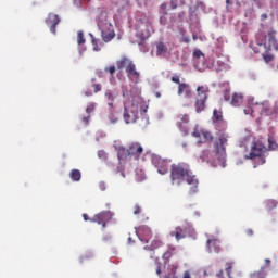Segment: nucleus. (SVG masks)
<instances>
[{
  "mask_svg": "<svg viewBox=\"0 0 278 278\" xmlns=\"http://www.w3.org/2000/svg\"><path fill=\"white\" fill-rule=\"evenodd\" d=\"M170 179L173 186H180L182 181H187L191 186L189 194H197L199 192V179L190 169V165L186 163L173 164L170 166Z\"/></svg>",
  "mask_w": 278,
  "mask_h": 278,
  "instance_id": "obj_1",
  "label": "nucleus"
},
{
  "mask_svg": "<svg viewBox=\"0 0 278 278\" xmlns=\"http://www.w3.org/2000/svg\"><path fill=\"white\" fill-rule=\"evenodd\" d=\"M228 136L225 134L219 135L218 139L214 142V152L219 164H225L227 157V142Z\"/></svg>",
  "mask_w": 278,
  "mask_h": 278,
  "instance_id": "obj_2",
  "label": "nucleus"
},
{
  "mask_svg": "<svg viewBox=\"0 0 278 278\" xmlns=\"http://www.w3.org/2000/svg\"><path fill=\"white\" fill-rule=\"evenodd\" d=\"M144 152V148H142V144L139 142L130 143L128 149L121 148L118 150V157L119 160H125L127 157H135V160H138Z\"/></svg>",
  "mask_w": 278,
  "mask_h": 278,
  "instance_id": "obj_3",
  "label": "nucleus"
},
{
  "mask_svg": "<svg viewBox=\"0 0 278 278\" xmlns=\"http://www.w3.org/2000/svg\"><path fill=\"white\" fill-rule=\"evenodd\" d=\"M210 92V87L199 86L197 88V98L194 102L195 112L201 114L205 110V103L207 101V94Z\"/></svg>",
  "mask_w": 278,
  "mask_h": 278,
  "instance_id": "obj_4",
  "label": "nucleus"
},
{
  "mask_svg": "<svg viewBox=\"0 0 278 278\" xmlns=\"http://www.w3.org/2000/svg\"><path fill=\"white\" fill-rule=\"evenodd\" d=\"M267 151L266 146L261 141H254L251 146V151L249 153V160H255V157H262L263 153Z\"/></svg>",
  "mask_w": 278,
  "mask_h": 278,
  "instance_id": "obj_5",
  "label": "nucleus"
},
{
  "mask_svg": "<svg viewBox=\"0 0 278 278\" xmlns=\"http://www.w3.org/2000/svg\"><path fill=\"white\" fill-rule=\"evenodd\" d=\"M90 220L91 223H97V225H101L102 229H105L108 223L112 220V213L108 211L98 213Z\"/></svg>",
  "mask_w": 278,
  "mask_h": 278,
  "instance_id": "obj_6",
  "label": "nucleus"
},
{
  "mask_svg": "<svg viewBox=\"0 0 278 278\" xmlns=\"http://www.w3.org/2000/svg\"><path fill=\"white\" fill-rule=\"evenodd\" d=\"M275 36H277V33L275 31H269L265 36L263 46L266 51H278L277 39L275 38Z\"/></svg>",
  "mask_w": 278,
  "mask_h": 278,
  "instance_id": "obj_7",
  "label": "nucleus"
},
{
  "mask_svg": "<svg viewBox=\"0 0 278 278\" xmlns=\"http://www.w3.org/2000/svg\"><path fill=\"white\" fill-rule=\"evenodd\" d=\"M137 235L139 240L144 244H148L149 240L153 238V231L151 230V228H149V226H140L137 230Z\"/></svg>",
  "mask_w": 278,
  "mask_h": 278,
  "instance_id": "obj_8",
  "label": "nucleus"
},
{
  "mask_svg": "<svg viewBox=\"0 0 278 278\" xmlns=\"http://www.w3.org/2000/svg\"><path fill=\"white\" fill-rule=\"evenodd\" d=\"M60 15L55 14V13H49L48 17L46 18V25H48L51 34H56L58 30V25H60Z\"/></svg>",
  "mask_w": 278,
  "mask_h": 278,
  "instance_id": "obj_9",
  "label": "nucleus"
},
{
  "mask_svg": "<svg viewBox=\"0 0 278 278\" xmlns=\"http://www.w3.org/2000/svg\"><path fill=\"white\" fill-rule=\"evenodd\" d=\"M100 29L104 42H110V40H113L114 36H116L114 28L109 23H104L102 26H100Z\"/></svg>",
  "mask_w": 278,
  "mask_h": 278,
  "instance_id": "obj_10",
  "label": "nucleus"
},
{
  "mask_svg": "<svg viewBox=\"0 0 278 278\" xmlns=\"http://www.w3.org/2000/svg\"><path fill=\"white\" fill-rule=\"evenodd\" d=\"M193 137L199 138L200 142L202 143L214 142V136L212 135L211 131L207 130H199L195 128L193 131Z\"/></svg>",
  "mask_w": 278,
  "mask_h": 278,
  "instance_id": "obj_11",
  "label": "nucleus"
},
{
  "mask_svg": "<svg viewBox=\"0 0 278 278\" xmlns=\"http://www.w3.org/2000/svg\"><path fill=\"white\" fill-rule=\"evenodd\" d=\"M177 94L178 97H184V99H192L194 96L192 87L187 83L179 84Z\"/></svg>",
  "mask_w": 278,
  "mask_h": 278,
  "instance_id": "obj_12",
  "label": "nucleus"
},
{
  "mask_svg": "<svg viewBox=\"0 0 278 278\" xmlns=\"http://www.w3.org/2000/svg\"><path fill=\"white\" fill-rule=\"evenodd\" d=\"M231 273H233V263L227 262L224 265V269H218V271H216L215 277H217V278H233V277H231Z\"/></svg>",
  "mask_w": 278,
  "mask_h": 278,
  "instance_id": "obj_13",
  "label": "nucleus"
},
{
  "mask_svg": "<svg viewBox=\"0 0 278 278\" xmlns=\"http://www.w3.org/2000/svg\"><path fill=\"white\" fill-rule=\"evenodd\" d=\"M153 164L155 168H157V173H160V175H166V173H168V161L162 157H154Z\"/></svg>",
  "mask_w": 278,
  "mask_h": 278,
  "instance_id": "obj_14",
  "label": "nucleus"
},
{
  "mask_svg": "<svg viewBox=\"0 0 278 278\" xmlns=\"http://www.w3.org/2000/svg\"><path fill=\"white\" fill-rule=\"evenodd\" d=\"M156 55L157 58H165L167 53H170V47L164 41H156Z\"/></svg>",
  "mask_w": 278,
  "mask_h": 278,
  "instance_id": "obj_15",
  "label": "nucleus"
},
{
  "mask_svg": "<svg viewBox=\"0 0 278 278\" xmlns=\"http://www.w3.org/2000/svg\"><path fill=\"white\" fill-rule=\"evenodd\" d=\"M127 77L132 84H138L140 81V72L136 70V64L131 65L126 71Z\"/></svg>",
  "mask_w": 278,
  "mask_h": 278,
  "instance_id": "obj_16",
  "label": "nucleus"
},
{
  "mask_svg": "<svg viewBox=\"0 0 278 278\" xmlns=\"http://www.w3.org/2000/svg\"><path fill=\"white\" fill-rule=\"evenodd\" d=\"M117 71H123V68L127 72L128 68L134 66V61H131L127 56H123L119 61L116 62Z\"/></svg>",
  "mask_w": 278,
  "mask_h": 278,
  "instance_id": "obj_17",
  "label": "nucleus"
},
{
  "mask_svg": "<svg viewBox=\"0 0 278 278\" xmlns=\"http://www.w3.org/2000/svg\"><path fill=\"white\" fill-rule=\"evenodd\" d=\"M207 248H208L210 253H219L220 252V240L208 239Z\"/></svg>",
  "mask_w": 278,
  "mask_h": 278,
  "instance_id": "obj_18",
  "label": "nucleus"
},
{
  "mask_svg": "<svg viewBox=\"0 0 278 278\" xmlns=\"http://www.w3.org/2000/svg\"><path fill=\"white\" fill-rule=\"evenodd\" d=\"M242 103H244V96L242 93L235 92L232 94L230 104L233 108H240L242 105Z\"/></svg>",
  "mask_w": 278,
  "mask_h": 278,
  "instance_id": "obj_19",
  "label": "nucleus"
},
{
  "mask_svg": "<svg viewBox=\"0 0 278 278\" xmlns=\"http://www.w3.org/2000/svg\"><path fill=\"white\" fill-rule=\"evenodd\" d=\"M161 247H164V242H162V239L160 237H154L150 245H146L143 249L146 251H155V249H160Z\"/></svg>",
  "mask_w": 278,
  "mask_h": 278,
  "instance_id": "obj_20",
  "label": "nucleus"
},
{
  "mask_svg": "<svg viewBox=\"0 0 278 278\" xmlns=\"http://www.w3.org/2000/svg\"><path fill=\"white\" fill-rule=\"evenodd\" d=\"M212 121H213V123L215 124L216 127H218V123H222V125H225V121L223 119V111L215 109L213 111Z\"/></svg>",
  "mask_w": 278,
  "mask_h": 278,
  "instance_id": "obj_21",
  "label": "nucleus"
},
{
  "mask_svg": "<svg viewBox=\"0 0 278 278\" xmlns=\"http://www.w3.org/2000/svg\"><path fill=\"white\" fill-rule=\"evenodd\" d=\"M170 236L176 238L177 241L184 240V238H186V231H184V228L178 226L170 232Z\"/></svg>",
  "mask_w": 278,
  "mask_h": 278,
  "instance_id": "obj_22",
  "label": "nucleus"
},
{
  "mask_svg": "<svg viewBox=\"0 0 278 278\" xmlns=\"http://www.w3.org/2000/svg\"><path fill=\"white\" fill-rule=\"evenodd\" d=\"M124 121L127 125H129V123H136V113H134V112L130 113L129 110H127V108H125Z\"/></svg>",
  "mask_w": 278,
  "mask_h": 278,
  "instance_id": "obj_23",
  "label": "nucleus"
},
{
  "mask_svg": "<svg viewBox=\"0 0 278 278\" xmlns=\"http://www.w3.org/2000/svg\"><path fill=\"white\" fill-rule=\"evenodd\" d=\"M106 103L111 110H114V93L112 91H106L104 94Z\"/></svg>",
  "mask_w": 278,
  "mask_h": 278,
  "instance_id": "obj_24",
  "label": "nucleus"
},
{
  "mask_svg": "<svg viewBox=\"0 0 278 278\" xmlns=\"http://www.w3.org/2000/svg\"><path fill=\"white\" fill-rule=\"evenodd\" d=\"M70 178L72 181H81V172L79 169H72L70 172Z\"/></svg>",
  "mask_w": 278,
  "mask_h": 278,
  "instance_id": "obj_25",
  "label": "nucleus"
},
{
  "mask_svg": "<svg viewBox=\"0 0 278 278\" xmlns=\"http://www.w3.org/2000/svg\"><path fill=\"white\" fill-rule=\"evenodd\" d=\"M266 267H262L258 271L251 274V278H266Z\"/></svg>",
  "mask_w": 278,
  "mask_h": 278,
  "instance_id": "obj_26",
  "label": "nucleus"
},
{
  "mask_svg": "<svg viewBox=\"0 0 278 278\" xmlns=\"http://www.w3.org/2000/svg\"><path fill=\"white\" fill-rule=\"evenodd\" d=\"M91 81H92L91 88H93V91H94L96 94L98 92H101V90H103V86L101 84H96L94 83V81H97V78H92Z\"/></svg>",
  "mask_w": 278,
  "mask_h": 278,
  "instance_id": "obj_27",
  "label": "nucleus"
},
{
  "mask_svg": "<svg viewBox=\"0 0 278 278\" xmlns=\"http://www.w3.org/2000/svg\"><path fill=\"white\" fill-rule=\"evenodd\" d=\"M268 147H269V151H277L278 149V143L277 141H275V139H273V137L268 138Z\"/></svg>",
  "mask_w": 278,
  "mask_h": 278,
  "instance_id": "obj_28",
  "label": "nucleus"
},
{
  "mask_svg": "<svg viewBox=\"0 0 278 278\" xmlns=\"http://www.w3.org/2000/svg\"><path fill=\"white\" fill-rule=\"evenodd\" d=\"M86 42V38L84 37V31L77 33V43L84 45Z\"/></svg>",
  "mask_w": 278,
  "mask_h": 278,
  "instance_id": "obj_29",
  "label": "nucleus"
},
{
  "mask_svg": "<svg viewBox=\"0 0 278 278\" xmlns=\"http://www.w3.org/2000/svg\"><path fill=\"white\" fill-rule=\"evenodd\" d=\"M266 205L267 210H275V207L278 205V202L277 200H268Z\"/></svg>",
  "mask_w": 278,
  "mask_h": 278,
  "instance_id": "obj_30",
  "label": "nucleus"
},
{
  "mask_svg": "<svg viewBox=\"0 0 278 278\" xmlns=\"http://www.w3.org/2000/svg\"><path fill=\"white\" fill-rule=\"evenodd\" d=\"M179 119H180V123H182V124L190 123V115H188V114L179 115Z\"/></svg>",
  "mask_w": 278,
  "mask_h": 278,
  "instance_id": "obj_31",
  "label": "nucleus"
},
{
  "mask_svg": "<svg viewBox=\"0 0 278 278\" xmlns=\"http://www.w3.org/2000/svg\"><path fill=\"white\" fill-rule=\"evenodd\" d=\"M98 157H99L100 160H102L103 162H106V161H108V154H106V152L103 151V150L98 151Z\"/></svg>",
  "mask_w": 278,
  "mask_h": 278,
  "instance_id": "obj_32",
  "label": "nucleus"
},
{
  "mask_svg": "<svg viewBox=\"0 0 278 278\" xmlns=\"http://www.w3.org/2000/svg\"><path fill=\"white\" fill-rule=\"evenodd\" d=\"M104 72H105V73H110V75L113 76V75L116 73V66L111 65V66H109V67H105V68H104Z\"/></svg>",
  "mask_w": 278,
  "mask_h": 278,
  "instance_id": "obj_33",
  "label": "nucleus"
},
{
  "mask_svg": "<svg viewBox=\"0 0 278 278\" xmlns=\"http://www.w3.org/2000/svg\"><path fill=\"white\" fill-rule=\"evenodd\" d=\"M132 213L138 216V214H142V207L138 204H136L134 207H132Z\"/></svg>",
  "mask_w": 278,
  "mask_h": 278,
  "instance_id": "obj_34",
  "label": "nucleus"
},
{
  "mask_svg": "<svg viewBox=\"0 0 278 278\" xmlns=\"http://www.w3.org/2000/svg\"><path fill=\"white\" fill-rule=\"evenodd\" d=\"M109 119L111 121V123L114 125L115 123H118V117L115 116V114L113 112H111L109 114Z\"/></svg>",
  "mask_w": 278,
  "mask_h": 278,
  "instance_id": "obj_35",
  "label": "nucleus"
},
{
  "mask_svg": "<svg viewBox=\"0 0 278 278\" xmlns=\"http://www.w3.org/2000/svg\"><path fill=\"white\" fill-rule=\"evenodd\" d=\"M231 91L230 90H225L224 91V101H231Z\"/></svg>",
  "mask_w": 278,
  "mask_h": 278,
  "instance_id": "obj_36",
  "label": "nucleus"
},
{
  "mask_svg": "<svg viewBox=\"0 0 278 278\" xmlns=\"http://www.w3.org/2000/svg\"><path fill=\"white\" fill-rule=\"evenodd\" d=\"M193 55H194V58H198V59L205 58V55L203 54V52L201 50H195L193 52Z\"/></svg>",
  "mask_w": 278,
  "mask_h": 278,
  "instance_id": "obj_37",
  "label": "nucleus"
},
{
  "mask_svg": "<svg viewBox=\"0 0 278 278\" xmlns=\"http://www.w3.org/2000/svg\"><path fill=\"white\" fill-rule=\"evenodd\" d=\"M264 60L266 63L268 62H273L274 58L273 54H266V55H263Z\"/></svg>",
  "mask_w": 278,
  "mask_h": 278,
  "instance_id": "obj_38",
  "label": "nucleus"
},
{
  "mask_svg": "<svg viewBox=\"0 0 278 278\" xmlns=\"http://www.w3.org/2000/svg\"><path fill=\"white\" fill-rule=\"evenodd\" d=\"M172 81L174 84H177L178 86H179V84H184V83H181V79L177 75L172 77Z\"/></svg>",
  "mask_w": 278,
  "mask_h": 278,
  "instance_id": "obj_39",
  "label": "nucleus"
},
{
  "mask_svg": "<svg viewBox=\"0 0 278 278\" xmlns=\"http://www.w3.org/2000/svg\"><path fill=\"white\" fill-rule=\"evenodd\" d=\"M86 112L87 114H91V112H94V104L87 106Z\"/></svg>",
  "mask_w": 278,
  "mask_h": 278,
  "instance_id": "obj_40",
  "label": "nucleus"
},
{
  "mask_svg": "<svg viewBox=\"0 0 278 278\" xmlns=\"http://www.w3.org/2000/svg\"><path fill=\"white\" fill-rule=\"evenodd\" d=\"M99 189H100L102 192H105V190H106L105 182H103V181L99 182Z\"/></svg>",
  "mask_w": 278,
  "mask_h": 278,
  "instance_id": "obj_41",
  "label": "nucleus"
},
{
  "mask_svg": "<svg viewBox=\"0 0 278 278\" xmlns=\"http://www.w3.org/2000/svg\"><path fill=\"white\" fill-rule=\"evenodd\" d=\"M160 23H161L162 25H166V23H168V20L165 17V15H163V16L160 17Z\"/></svg>",
  "mask_w": 278,
  "mask_h": 278,
  "instance_id": "obj_42",
  "label": "nucleus"
},
{
  "mask_svg": "<svg viewBox=\"0 0 278 278\" xmlns=\"http://www.w3.org/2000/svg\"><path fill=\"white\" fill-rule=\"evenodd\" d=\"M93 50L101 51V48L97 47V39H92Z\"/></svg>",
  "mask_w": 278,
  "mask_h": 278,
  "instance_id": "obj_43",
  "label": "nucleus"
},
{
  "mask_svg": "<svg viewBox=\"0 0 278 278\" xmlns=\"http://www.w3.org/2000/svg\"><path fill=\"white\" fill-rule=\"evenodd\" d=\"M261 112H262V114H268V108L262 105V106H261Z\"/></svg>",
  "mask_w": 278,
  "mask_h": 278,
  "instance_id": "obj_44",
  "label": "nucleus"
},
{
  "mask_svg": "<svg viewBox=\"0 0 278 278\" xmlns=\"http://www.w3.org/2000/svg\"><path fill=\"white\" fill-rule=\"evenodd\" d=\"M161 10L163 14H168V12L166 11V3L161 4Z\"/></svg>",
  "mask_w": 278,
  "mask_h": 278,
  "instance_id": "obj_45",
  "label": "nucleus"
},
{
  "mask_svg": "<svg viewBox=\"0 0 278 278\" xmlns=\"http://www.w3.org/2000/svg\"><path fill=\"white\" fill-rule=\"evenodd\" d=\"M170 7H172V10H177V2L175 1H170Z\"/></svg>",
  "mask_w": 278,
  "mask_h": 278,
  "instance_id": "obj_46",
  "label": "nucleus"
},
{
  "mask_svg": "<svg viewBox=\"0 0 278 278\" xmlns=\"http://www.w3.org/2000/svg\"><path fill=\"white\" fill-rule=\"evenodd\" d=\"M182 278H192V277L190 276V271H184Z\"/></svg>",
  "mask_w": 278,
  "mask_h": 278,
  "instance_id": "obj_47",
  "label": "nucleus"
},
{
  "mask_svg": "<svg viewBox=\"0 0 278 278\" xmlns=\"http://www.w3.org/2000/svg\"><path fill=\"white\" fill-rule=\"evenodd\" d=\"M267 18H268V14L263 13V14L261 15V21H266Z\"/></svg>",
  "mask_w": 278,
  "mask_h": 278,
  "instance_id": "obj_48",
  "label": "nucleus"
},
{
  "mask_svg": "<svg viewBox=\"0 0 278 278\" xmlns=\"http://www.w3.org/2000/svg\"><path fill=\"white\" fill-rule=\"evenodd\" d=\"M270 258H266L265 260V266H266V268H268L269 266H270Z\"/></svg>",
  "mask_w": 278,
  "mask_h": 278,
  "instance_id": "obj_49",
  "label": "nucleus"
},
{
  "mask_svg": "<svg viewBox=\"0 0 278 278\" xmlns=\"http://www.w3.org/2000/svg\"><path fill=\"white\" fill-rule=\"evenodd\" d=\"M182 42H186V45H188V43L190 42V38L184 37V38H182Z\"/></svg>",
  "mask_w": 278,
  "mask_h": 278,
  "instance_id": "obj_50",
  "label": "nucleus"
},
{
  "mask_svg": "<svg viewBox=\"0 0 278 278\" xmlns=\"http://www.w3.org/2000/svg\"><path fill=\"white\" fill-rule=\"evenodd\" d=\"M83 218H84V220H86V222L90 220V217L88 216V214H83Z\"/></svg>",
  "mask_w": 278,
  "mask_h": 278,
  "instance_id": "obj_51",
  "label": "nucleus"
},
{
  "mask_svg": "<svg viewBox=\"0 0 278 278\" xmlns=\"http://www.w3.org/2000/svg\"><path fill=\"white\" fill-rule=\"evenodd\" d=\"M232 3H233V0H226L227 8H229V5H232Z\"/></svg>",
  "mask_w": 278,
  "mask_h": 278,
  "instance_id": "obj_52",
  "label": "nucleus"
},
{
  "mask_svg": "<svg viewBox=\"0 0 278 278\" xmlns=\"http://www.w3.org/2000/svg\"><path fill=\"white\" fill-rule=\"evenodd\" d=\"M154 97H156V99H160V98L162 97V93H161L160 91H156V92L154 93Z\"/></svg>",
  "mask_w": 278,
  "mask_h": 278,
  "instance_id": "obj_53",
  "label": "nucleus"
},
{
  "mask_svg": "<svg viewBox=\"0 0 278 278\" xmlns=\"http://www.w3.org/2000/svg\"><path fill=\"white\" fill-rule=\"evenodd\" d=\"M85 97H92V91H85Z\"/></svg>",
  "mask_w": 278,
  "mask_h": 278,
  "instance_id": "obj_54",
  "label": "nucleus"
},
{
  "mask_svg": "<svg viewBox=\"0 0 278 278\" xmlns=\"http://www.w3.org/2000/svg\"><path fill=\"white\" fill-rule=\"evenodd\" d=\"M247 236H253V229H248L247 230Z\"/></svg>",
  "mask_w": 278,
  "mask_h": 278,
  "instance_id": "obj_55",
  "label": "nucleus"
},
{
  "mask_svg": "<svg viewBox=\"0 0 278 278\" xmlns=\"http://www.w3.org/2000/svg\"><path fill=\"white\" fill-rule=\"evenodd\" d=\"M156 275H162V269L160 267L156 268Z\"/></svg>",
  "mask_w": 278,
  "mask_h": 278,
  "instance_id": "obj_56",
  "label": "nucleus"
},
{
  "mask_svg": "<svg viewBox=\"0 0 278 278\" xmlns=\"http://www.w3.org/2000/svg\"><path fill=\"white\" fill-rule=\"evenodd\" d=\"M97 75H98V77H103V72L100 71V72L97 73Z\"/></svg>",
  "mask_w": 278,
  "mask_h": 278,
  "instance_id": "obj_57",
  "label": "nucleus"
},
{
  "mask_svg": "<svg viewBox=\"0 0 278 278\" xmlns=\"http://www.w3.org/2000/svg\"><path fill=\"white\" fill-rule=\"evenodd\" d=\"M261 164H266V160L265 159H261Z\"/></svg>",
  "mask_w": 278,
  "mask_h": 278,
  "instance_id": "obj_58",
  "label": "nucleus"
},
{
  "mask_svg": "<svg viewBox=\"0 0 278 278\" xmlns=\"http://www.w3.org/2000/svg\"><path fill=\"white\" fill-rule=\"evenodd\" d=\"M128 243L131 244V237L128 238Z\"/></svg>",
  "mask_w": 278,
  "mask_h": 278,
  "instance_id": "obj_59",
  "label": "nucleus"
},
{
  "mask_svg": "<svg viewBox=\"0 0 278 278\" xmlns=\"http://www.w3.org/2000/svg\"><path fill=\"white\" fill-rule=\"evenodd\" d=\"M123 97H127V92L123 91Z\"/></svg>",
  "mask_w": 278,
  "mask_h": 278,
  "instance_id": "obj_60",
  "label": "nucleus"
},
{
  "mask_svg": "<svg viewBox=\"0 0 278 278\" xmlns=\"http://www.w3.org/2000/svg\"><path fill=\"white\" fill-rule=\"evenodd\" d=\"M91 39H92V40H94V37H93V35H91Z\"/></svg>",
  "mask_w": 278,
  "mask_h": 278,
  "instance_id": "obj_61",
  "label": "nucleus"
},
{
  "mask_svg": "<svg viewBox=\"0 0 278 278\" xmlns=\"http://www.w3.org/2000/svg\"><path fill=\"white\" fill-rule=\"evenodd\" d=\"M91 39H92V40H94V37H93V35H91Z\"/></svg>",
  "mask_w": 278,
  "mask_h": 278,
  "instance_id": "obj_62",
  "label": "nucleus"
},
{
  "mask_svg": "<svg viewBox=\"0 0 278 278\" xmlns=\"http://www.w3.org/2000/svg\"><path fill=\"white\" fill-rule=\"evenodd\" d=\"M182 147H186V143H184Z\"/></svg>",
  "mask_w": 278,
  "mask_h": 278,
  "instance_id": "obj_63",
  "label": "nucleus"
}]
</instances>
